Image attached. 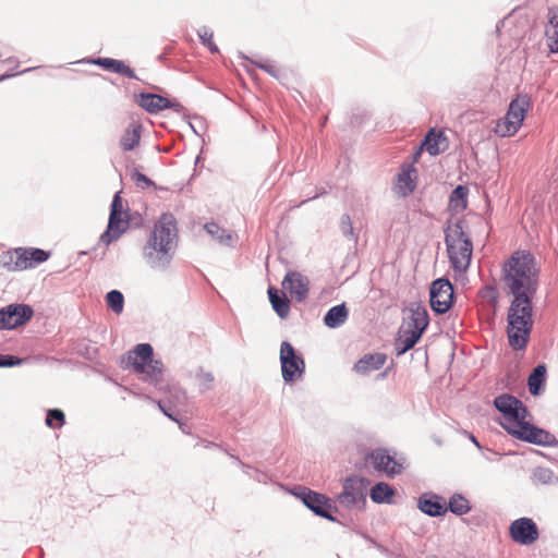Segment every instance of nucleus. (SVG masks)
<instances>
[{"mask_svg":"<svg viewBox=\"0 0 558 558\" xmlns=\"http://www.w3.org/2000/svg\"><path fill=\"white\" fill-rule=\"evenodd\" d=\"M530 251H515L502 265L505 291L512 295L507 313V337L514 351L525 350L533 330V299L538 289V270Z\"/></svg>","mask_w":558,"mask_h":558,"instance_id":"f257e3e1","label":"nucleus"},{"mask_svg":"<svg viewBox=\"0 0 558 558\" xmlns=\"http://www.w3.org/2000/svg\"><path fill=\"white\" fill-rule=\"evenodd\" d=\"M494 407L502 414L501 427L515 439L542 447L558 445L554 434L526 421L530 412L515 396L501 393L494 399Z\"/></svg>","mask_w":558,"mask_h":558,"instance_id":"f03ea898","label":"nucleus"},{"mask_svg":"<svg viewBox=\"0 0 558 558\" xmlns=\"http://www.w3.org/2000/svg\"><path fill=\"white\" fill-rule=\"evenodd\" d=\"M177 219L171 213H163L155 222L154 228L143 246L142 254L146 265L157 271H165L170 266L177 238Z\"/></svg>","mask_w":558,"mask_h":558,"instance_id":"7ed1b4c3","label":"nucleus"},{"mask_svg":"<svg viewBox=\"0 0 558 558\" xmlns=\"http://www.w3.org/2000/svg\"><path fill=\"white\" fill-rule=\"evenodd\" d=\"M464 225L465 220L460 218L444 229L450 266L457 272H465L472 260L473 242L464 232Z\"/></svg>","mask_w":558,"mask_h":558,"instance_id":"20e7f679","label":"nucleus"},{"mask_svg":"<svg viewBox=\"0 0 558 558\" xmlns=\"http://www.w3.org/2000/svg\"><path fill=\"white\" fill-rule=\"evenodd\" d=\"M341 485L342 490L335 496V504H339L348 511H365L371 481L367 477L351 474L341 481Z\"/></svg>","mask_w":558,"mask_h":558,"instance_id":"39448f33","label":"nucleus"},{"mask_svg":"<svg viewBox=\"0 0 558 558\" xmlns=\"http://www.w3.org/2000/svg\"><path fill=\"white\" fill-rule=\"evenodd\" d=\"M290 494L301 500L316 517L341 524L339 519L332 514V512H338V506L327 495L301 485L290 489Z\"/></svg>","mask_w":558,"mask_h":558,"instance_id":"423d86ee","label":"nucleus"},{"mask_svg":"<svg viewBox=\"0 0 558 558\" xmlns=\"http://www.w3.org/2000/svg\"><path fill=\"white\" fill-rule=\"evenodd\" d=\"M531 98L526 95H518L509 104L508 111L502 123H498L495 133L500 137H509L515 134L527 113Z\"/></svg>","mask_w":558,"mask_h":558,"instance_id":"0eeeda50","label":"nucleus"},{"mask_svg":"<svg viewBox=\"0 0 558 558\" xmlns=\"http://www.w3.org/2000/svg\"><path fill=\"white\" fill-rule=\"evenodd\" d=\"M129 223V210H123L121 191L116 192L110 205L107 229L100 235V241L107 245L117 241L128 230Z\"/></svg>","mask_w":558,"mask_h":558,"instance_id":"6e6552de","label":"nucleus"},{"mask_svg":"<svg viewBox=\"0 0 558 558\" xmlns=\"http://www.w3.org/2000/svg\"><path fill=\"white\" fill-rule=\"evenodd\" d=\"M280 365L282 379L286 384H291L302 378L305 372L304 359L289 341L281 342Z\"/></svg>","mask_w":558,"mask_h":558,"instance_id":"1a4fd4ad","label":"nucleus"},{"mask_svg":"<svg viewBox=\"0 0 558 558\" xmlns=\"http://www.w3.org/2000/svg\"><path fill=\"white\" fill-rule=\"evenodd\" d=\"M454 303V289L449 279L434 280L429 288V304L437 315L446 314Z\"/></svg>","mask_w":558,"mask_h":558,"instance_id":"9d476101","label":"nucleus"},{"mask_svg":"<svg viewBox=\"0 0 558 558\" xmlns=\"http://www.w3.org/2000/svg\"><path fill=\"white\" fill-rule=\"evenodd\" d=\"M34 316V310L26 303H11L1 307L0 330H13L26 325Z\"/></svg>","mask_w":558,"mask_h":558,"instance_id":"9b49d317","label":"nucleus"},{"mask_svg":"<svg viewBox=\"0 0 558 558\" xmlns=\"http://www.w3.org/2000/svg\"><path fill=\"white\" fill-rule=\"evenodd\" d=\"M509 535L517 544L526 546L538 539L539 531L531 518L522 517L511 522Z\"/></svg>","mask_w":558,"mask_h":558,"instance_id":"f8f14e48","label":"nucleus"},{"mask_svg":"<svg viewBox=\"0 0 558 558\" xmlns=\"http://www.w3.org/2000/svg\"><path fill=\"white\" fill-rule=\"evenodd\" d=\"M283 289L288 290L291 298L296 302H303L310 292V280L306 276L296 270H290L282 280Z\"/></svg>","mask_w":558,"mask_h":558,"instance_id":"ddd939ff","label":"nucleus"},{"mask_svg":"<svg viewBox=\"0 0 558 558\" xmlns=\"http://www.w3.org/2000/svg\"><path fill=\"white\" fill-rule=\"evenodd\" d=\"M368 459L375 470L385 472L389 477H393L402 472V464L397 462L386 449L377 448L372 450Z\"/></svg>","mask_w":558,"mask_h":558,"instance_id":"4468645a","label":"nucleus"},{"mask_svg":"<svg viewBox=\"0 0 558 558\" xmlns=\"http://www.w3.org/2000/svg\"><path fill=\"white\" fill-rule=\"evenodd\" d=\"M418 510L432 518L442 517L448 512L444 497L435 493H424L417 499Z\"/></svg>","mask_w":558,"mask_h":558,"instance_id":"2eb2a0df","label":"nucleus"},{"mask_svg":"<svg viewBox=\"0 0 558 558\" xmlns=\"http://www.w3.org/2000/svg\"><path fill=\"white\" fill-rule=\"evenodd\" d=\"M81 62L96 64L105 71L119 74L123 77L138 80L135 71L130 65H128L123 60L98 57L95 59H83Z\"/></svg>","mask_w":558,"mask_h":558,"instance_id":"dca6fc26","label":"nucleus"},{"mask_svg":"<svg viewBox=\"0 0 558 558\" xmlns=\"http://www.w3.org/2000/svg\"><path fill=\"white\" fill-rule=\"evenodd\" d=\"M411 313L409 322L407 323L405 330H410L422 337L429 324V315L424 305L420 302H413L409 306Z\"/></svg>","mask_w":558,"mask_h":558,"instance_id":"f3484780","label":"nucleus"},{"mask_svg":"<svg viewBox=\"0 0 558 558\" xmlns=\"http://www.w3.org/2000/svg\"><path fill=\"white\" fill-rule=\"evenodd\" d=\"M136 373L145 374L149 381L159 390H165L162 381L163 363L160 360H151L147 363L132 362Z\"/></svg>","mask_w":558,"mask_h":558,"instance_id":"a211bd4d","label":"nucleus"},{"mask_svg":"<svg viewBox=\"0 0 558 558\" xmlns=\"http://www.w3.org/2000/svg\"><path fill=\"white\" fill-rule=\"evenodd\" d=\"M17 259L23 264V270L33 268L50 257V252L37 247H16Z\"/></svg>","mask_w":558,"mask_h":558,"instance_id":"6ab92c4d","label":"nucleus"},{"mask_svg":"<svg viewBox=\"0 0 558 558\" xmlns=\"http://www.w3.org/2000/svg\"><path fill=\"white\" fill-rule=\"evenodd\" d=\"M387 356L385 353L375 352L363 355L353 366V369L360 375H368L373 371L380 369Z\"/></svg>","mask_w":558,"mask_h":558,"instance_id":"aec40b11","label":"nucleus"},{"mask_svg":"<svg viewBox=\"0 0 558 558\" xmlns=\"http://www.w3.org/2000/svg\"><path fill=\"white\" fill-rule=\"evenodd\" d=\"M135 96L138 106L149 113H158L165 110V106H168V98L158 94L141 92Z\"/></svg>","mask_w":558,"mask_h":558,"instance_id":"412c9836","label":"nucleus"},{"mask_svg":"<svg viewBox=\"0 0 558 558\" xmlns=\"http://www.w3.org/2000/svg\"><path fill=\"white\" fill-rule=\"evenodd\" d=\"M416 169L413 165L402 166L401 171L398 173L397 193L407 197L414 192L416 187L415 179L412 178V173H415Z\"/></svg>","mask_w":558,"mask_h":558,"instance_id":"4be33fe9","label":"nucleus"},{"mask_svg":"<svg viewBox=\"0 0 558 558\" xmlns=\"http://www.w3.org/2000/svg\"><path fill=\"white\" fill-rule=\"evenodd\" d=\"M268 299L275 313L281 318H287L290 312V301L283 291L270 286L267 290Z\"/></svg>","mask_w":558,"mask_h":558,"instance_id":"5701e85b","label":"nucleus"},{"mask_svg":"<svg viewBox=\"0 0 558 558\" xmlns=\"http://www.w3.org/2000/svg\"><path fill=\"white\" fill-rule=\"evenodd\" d=\"M547 377V367L544 363L537 364L527 377L529 392L536 397L544 392Z\"/></svg>","mask_w":558,"mask_h":558,"instance_id":"b1692460","label":"nucleus"},{"mask_svg":"<svg viewBox=\"0 0 558 558\" xmlns=\"http://www.w3.org/2000/svg\"><path fill=\"white\" fill-rule=\"evenodd\" d=\"M395 495L396 489L385 482H378L369 489L371 500L377 505L393 504Z\"/></svg>","mask_w":558,"mask_h":558,"instance_id":"393cba45","label":"nucleus"},{"mask_svg":"<svg viewBox=\"0 0 558 558\" xmlns=\"http://www.w3.org/2000/svg\"><path fill=\"white\" fill-rule=\"evenodd\" d=\"M349 312L344 303L330 307L324 316V324L331 329L342 326L348 319Z\"/></svg>","mask_w":558,"mask_h":558,"instance_id":"a878e982","label":"nucleus"},{"mask_svg":"<svg viewBox=\"0 0 558 558\" xmlns=\"http://www.w3.org/2000/svg\"><path fill=\"white\" fill-rule=\"evenodd\" d=\"M422 337H418L416 333L411 332L410 330H405L403 327L399 331V337L395 342V350L397 356L403 355L405 352L415 347V344L421 340Z\"/></svg>","mask_w":558,"mask_h":558,"instance_id":"bb28decb","label":"nucleus"},{"mask_svg":"<svg viewBox=\"0 0 558 558\" xmlns=\"http://www.w3.org/2000/svg\"><path fill=\"white\" fill-rule=\"evenodd\" d=\"M549 26L546 28L547 46L551 53H558V9L549 10Z\"/></svg>","mask_w":558,"mask_h":558,"instance_id":"cd10ccee","label":"nucleus"},{"mask_svg":"<svg viewBox=\"0 0 558 558\" xmlns=\"http://www.w3.org/2000/svg\"><path fill=\"white\" fill-rule=\"evenodd\" d=\"M448 511L457 517L469 513L472 509L470 500L460 493H454L447 502Z\"/></svg>","mask_w":558,"mask_h":558,"instance_id":"c85d7f7f","label":"nucleus"},{"mask_svg":"<svg viewBox=\"0 0 558 558\" xmlns=\"http://www.w3.org/2000/svg\"><path fill=\"white\" fill-rule=\"evenodd\" d=\"M469 189L465 185H457L449 197V206L456 211H462L468 207Z\"/></svg>","mask_w":558,"mask_h":558,"instance_id":"c756f323","label":"nucleus"},{"mask_svg":"<svg viewBox=\"0 0 558 558\" xmlns=\"http://www.w3.org/2000/svg\"><path fill=\"white\" fill-rule=\"evenodd\" d=\"M167 388V401L168 405L180 407L186 403V392L178 385H165V389Z\"/></svg>","mask_w":558,"mask_h":558,"instance_id":"7c9ffc66","label":"nucleus"},{"mask_svg":"<svg viewBox=\"0 0 558 558\" xmlns=\"http://www.w3.org/2000/svg\"><path fill=\"white\" fill-rule=\"evenodd\" d=\"M206 232L220 244L229 245L232 239L231 234L218 223L210 221L204 226Z\"/></svg>","mask_w":558,"mask_h":558,"instance_id":"2f4dec72","label":"nucleus"},{"mask_svg":"<svg viewBox=\"0 0 558 558\" xmlns=\"http://www.w3.org/2000/svg\"><path fill=\"white\" fill-rule=\"evenodd\" d=\"M132 354L129 355L130 363L140 362L147 363L154 359V349L149 343H138Z\"/></svg>","mask_w":558,"mask_h":558,"instance_id":"473e14b6","label":"nucleus"},{"mask_svg":"<svg viewBox=\"0 0 558 558\" xmlns=\"http://www.w3.org/2000/svg\"><path fill=\"white\" fill-rule=\"evenodd\" d=\"M0 267L9 271L23 270V264L17 259L16 248L0 254Z\"/></svg>","mask_w":558,"mask_h":558,"instance_id":"72a5a7b5","label":"nucleus"},{"mask_svg":"<svg viewBox=\"0 0 558 558\" xmlns=\"http://www.w3.org/2000/svg\"><path fill=\"white\" fill-rule=\"evenodd\" d=\"M106 303L113 313L121 314L124 308V295L119 290H110L106 294Z\"/></svg>","mask_w":558,"mask_h":558,"instance_id":"f704fd0d","label":"nucleus"},{"mask_svg":"<svg viewBox=\"0 0 558 558\" xmlns=\"http://www.w3.org/2000/svg\"><path fill=\"white\" fill-rule=\"evenodd\" d=\"M532 478L535 483L542 485H550L557 482L555 473L550 469L543 466H537L533 470Z\"/></svg>","mask_w":558,"mask_h":558,"instance_id":"c9c22d12","label":"nucleus"},{"mask_svg":"<svg viewBox=\"0 0 558 558\" xmlns=\"http://www.w3.org/2000/svg\"><path fill=\"white\" fill-rule=\"evenodd\" d=\"M46 425L52 429L61 428L65 423V415L60 409H49L46 414Z\"/></svg>","mask_w":558,"mask_h":558,"instance_id":"e433bc0d","label":"nucleus"},{"mask_svg":"<svg viewBox=\"0 0 558 558\" xmlns=\"http://www.w3.org/2000/svg\"><path fill=\"white\" fill-rule=\"evenodd\" d=\"M480 295L492 306L493 313H496L498 300H499V291L495 286L488 284L485 286L481 291Z\"/></svg>","mask_w":558,"mask_h":558,"instance_id":"4c0bfd02","label":"nucleus"},{"mask_svg":"<svg viewBox=\"0 0 558 558\" xmlns=\"http://www.w3.org/2000/svg\"><path fill=\"white\" fill-rule=\"evenodd\" d=\"M197 35L199 37L201 44L208 48L211 53L219 52L218 46L213 41V32L207 27L203 26L197 31Z\"/></svg>","mask_w":558,"mask_h":558,"instance_id":"58836bf2","label":"nucleus"},{"mask_svg":"<svg viewBox=\"0 0 558 558\" xmlns=\"http://www.w3.org/2000/svg\"><path fill=\"white\" fill-rule=\"evenodd\" d=\"M131 179L134 181L135 185L142 190L154 187L158 189L156 183L149 179L146 174L142 173L137 169H134L131 172Z\"/></svg>","mask_w":558,"mask_h":558,"instance_id":"ea45409f","label":"nucleus"},{"mask_svg":"<svg viewBox=\"0 0 558 558\" xmlns=\"http://www.w3.org/2000/svg\"><path fill=\"white\" fill-rule=\"evenodd\" d=\"M196 378L199 381V391L205 392L211 388L214 375L210 372H205L202 367L196 373Z\"/></svg>","mask_w":558,"mask_h":558,"instance_id":"a19ab883","label":"nucleus"},{"mask_svg":"<svg viewBox=\"0 0 558 558\" xmlns=\"http://www.w3.org/2000/svg\"><path fill=\"white\" fill-rule=\"evenodd\" d=\"M189 125L197 137L204 140L207 131V125L202 117H193V119L189 122Z\"/></svg>","mask_w":558,"mask_h":558,"instance_id":"79ce46f5","label":"nucleus"},{"mask_svg":"<svg viewBox=\"0 0 558 558\" xmlns=\"http://www.w3.org/2000/svg\"><path fill=\"white\" fill-rule=\"evenodd\" d=\"M429 155L437 156L449 148L448 142H420Z\"/></svg>","mask_w":558,"mask_h":558,"instance_id":"37998d69","label":"nucleus"},{"mask_svg":"<svg viewBox=\"0 0 558 558\" xmlns=\"http://www.w3.org/2000/svg\"><path fill=\"white\" fill-rule=\"evenodd\" d=\"M158 408L160 409V411L167 416L169 417L171 421L175 422L179 424L180 428L183 430V424L181 423L179 416H178V413L175 411V409L178 407H171V405H168L166 403V401H162V400H159L158 401Z\"/></svg>","mask_w":558,"mask_h":558,"instance_id":"c03bdc74","label":"nucleus"},{"mask_svg":"<svg viewBox=\"0 0 558 558\" xmlns=\"http://www.w3.org/2000/svg\"><path fill=\"white\" fill-rule=\"evenodd\" d=\"M340 229H341L342 234L345 238H348V239H354L355 238L354 229H353V225H352V220H351L350 215L344 214V215L341 216Z\"/></svg>","mask_w":558,"mask_h":558,"instance_id":"a18cd8bd","label":"nucleus"},{"mask_svg":"<svg viewBox=\"0 0 558 558\" xmlns=\"http://www.w3.org/2000/svg\"><path fill=\"white\" fill-rule=\"evenodd\" d=\"M143 125L137 122H131L121 140H141Z\"/></svg>","mask_w":558,"mask_h":558,"instance_id":"49530a36","label":"nucleus"},{"mask_svg":"<svg viewBox=\"0 0 558 558\" xmlns=\"http://www.w3.org/2000/svg\"><path fill=\"white\" fill-rule=\"evenodd\" d=\"M371 120V114L365 109H356L352 112L351 124L355 126H362Z\"/></svg>","mask_w":558,"mask_h":558,"instance_id":"de8ad7c7","label":"nucleus"},{"mask_svg":"<svg viewBox=\"0 0 558 558\" xmlns=\"http://www.w3.org/2000/svg\"><path fill=\"white\" fill-rule=\"evenodd\" d=\"M24 359L13 354H0V367L8 368L22 365Z\"/></svg>","mask_w":558,"mask_h":558,"instance_id":"09e8293b","label":"nucleus"},{"mask_svg":"<svg viewBox=\"0 0 558 558\" xmlns=\"http://www.w3.org/2000/svg\"><path fill=\"white\" fill-rule=\"evenodd\" d=\"M252 62L258 69L265 71L266 73H268L272 77H278L279 76V72H280L279 69L274 63H271L270 61L265 60V61H259V62H255V61H252Z\"/></svg>","mask_w":558,"mask_h":558,"instance_id":"8fccbe9b","label":"nucleus"},{"mask_svg":"<svg viewBox=\"0 0 558 558\" xmlns=\"http://www.w3.org/2000/svg\"><path fill=\"white\" fill-rule=\"evenodd\" d=\"M421 140H447L444 129L429 128Z\"/></svg>","mask_w":558,"mask_h":558,"instance_id":"3c124183","label":"nucleus"},{"mask_svg":"<svg viewBox=\"0 0 558 558\" xmlns=\"http://www.w3.org/2000/svg\"><path fill=\"white\" fill-rule=\"evenodd\" d=\"M251 478L257 483L265 484V485L268 484L269 482H271V478L268 475V473L260 471L258 469L253 470Z\"/></svg>","mask_w":558,"mask_h":558,"instance_id":"603ef678","label":"nucleus"},{"mask_svg":"<svg viewBox=\"0 0 558 558\" xmlns=\"http://www.w3.org/2000/svg\"><path fill=\"white\" fill-rule=\"evenodd\" d=\"M228 456L233 459L234 461H236V463L242 468L243 472L251 478V475H252V472H253V468L244 462H242L240 460L239 457L228 452Z\"/></svg>","mask_w":558,"mask_h":558,"instance_id":"864d4df0","label":"nucleus"},{"mask_svg":"<svg viewBox=\"0 0 558 558\" xmlns=\"http://www.w3.org/2000/svg\"><path fill=\"white\" fill-rule=\"evenodd\" d=\"M35 69H36V68H27V69H24V70H22V71H20V72H15V73H13V72H5V73H3V74H1V75H0V82H3V81H5V80L11 78V77H14V76H16V75H21V74H24V73L31 72V71H33V70H35Z\"/></svg>","mask_w":558,"mask_h":558,"instance_id":"5fc2aeb1","label":"nucleus"},{"mask_svg":"<svg viewBox=\"0 0 558 558\" xmlns=\"http://www.w3.org/2000/svg\"><path fill=\"white\" fill-rule=\"evenodd\" d=\"M165 109H172L177 113H181L184 111L183 105H181L178 100H169L168 106H165Z\"/></svg>","mask_w":558,"mask_h":558,"instance_id":"6e6d98bb","label":"nucleus"},{"mask_svg":"<svg viewBox=\"0 0 558 558\" xmlns=\"http://www.w3.org/2000/svg\"><path fill=\"white\" fill-rule=\"evenodd\" d=\"M199 444H202L206 449L217 448L225 451L227 454L229 452L226 448L222 447V445L216 444L214 441L202 439Z\"/></svg>","mask_w":558,"mask_h":558,"instance_id":"4d7b16f0","label":"nucleus"},{"mask_svg":"<svg viewBox=\"0 0 558 558\" xmlns=\"http://www.w3.org/2000/svg\"><path fill=\"white\" fill-rule=\"evenodd\" d=\"M140 143L141 142H121L122 149L124 151L133 150V149H135L140 145Z\"/></svg>","mask_w":558,"mask_h":558,"instance_id":"13d9d810","label":"nucleus"},{"mask_svg":"<svg viewBox=\"0 0 558 558\" xmlns=\"http://www.w3.org/2000/svg\"><path fill=\"white\" fill-rule=\"evenodd\" d=\"M375 546H376V548H377L381 554H384V555H386V556H389V557H390V553H389V549H388L387 547H385V546H383V545H380V544H376V543H375Z\"/></svg>","mask_w":558,"mask_h":558,"instance_id":"bf43d9fd","label":"nucleus"},{"mask_svg":"<svg viewBox=\"0 0 558 558\" xmlns=\"http://www.w3.org/2000/svg\"><path fill=\"white\" fill-rule=\"evenodd\" d=\"M167 53H168V48H165V51L158 56V60L160 62H165L167 60Z\"/></svg>","mask_w":558,"mask_h":558,"instance_id":"052dcab7","label":"nucleus"},{"mask_svg":"<svg viewBox=\"0 0 558 558\" xmlns=\"http://www.w3.org/2000/svg\"><path fill=\"white\" fill-rule=\"evenodd\" d=\"M470 439L478 449L482 448L480 442L477 441L476 437L473 434H470Z\"/></svg>","mask_w":558,"mask_h":558,"instance_id":"680f3d73","label":"nucleus"},{"mask_svg":"<svg viewBox=\"0 0 558 558\" xmlns=\"http://www.w3.org/2000/svg\"><path fill=\"white\" fill-rule=\"evenodd\" d=\"M424 147H420V149L413 155V159L414 161H417V159L420 158L421 154H422V150H423Z\"/></svg>","mask_w":558,"mask_h":558,"instance_id":"e2e57ef3","label":"nucleus"},{"mask_svg":"<svg viewBox=\"0 0 558 558\" xmlns=\"http://www.w3.org/2000/svg\"><path fill=\"white\" fill-rule=\"evenodd\" d=\"M502 24H504V21H499V22L497 23V25H496V29H497V32L500 29V25H502Z\"/></svg>","mask_w":558,"mask_h":558,"instance_id":"0e129e2a","label":"nucleus"},{"mask_svg":"<svg viewBox=\"0 0 558 558\" xmlns=\"http://www.w3.org/2000/svg\"><path fill=\"white\" fill-rule=\"evenodd\" d=\"M319 195H320V194H315L314 196L308 197V199H315V198H317Z\"/></svg>","mask_w":558,"mask_h":558,"instance_id":"69168bd1","label":"nucleus"},{"mask_svg":"<svg viewBox=\"0 0 558 558\" xmlns=\"http://www.w3.org/2000/svg\"><path fill=\"white\" fill-rule=\"evenodd\" d=\"M387 375V372L381 373L379 376L384 378Z\"/></svg>","mask_w":558,"mask_h":558,"instance_id":"338daca9","label":"nucleus"},{"mask_svg":"<svg viewBox=\"0 0 558 558\" xmlns=\"http://www.w3.org/2000/svg\"><path fill=\"white\" fill-rule=\"evenodd\" d=\"M241 57H242L243 59H247V60H248V58H247L246 56L242 54V53H241Z\"/></svg>","mask_w":558,"mask_h":558,"instance_id":"774afa93","label":"nucleus"}]
</instances>
